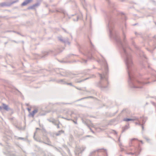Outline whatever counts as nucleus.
Listing matches in <instances>:
<instances>
[{
    "label": "nucleus",
    "instance_id": "obj_1",
    "mask_svg": "<svg viewBox=\"0 0 156 156\" xmlns=\"http://www.w3.org/2000/svg\"><path fill=\"white\" fill-rule=\"evenodd\" d=\"M2 108L7 111H9L11 110L10 108L8 105L4 104H2Z\"/></svg>",
    "mask_w": 156,
    "mask_h": 156
},
{
    "label": "nucleus",
    "instance_id": "obj_2",
    "mask_svg": "<svg viewBox=\"0 0 156 156\" xmlns=\"http://www.w3.org/2000/svg\"><path fill=\"white\" fill-rule=\"evenodd\" d=\"M32 0H26L22 3V5H25L29 3Z\"/></svg>",
    "mask_w": 156,
    "mask_h": 156
},
{
    "label": "nucleus",
    "instance_id": "obj_3",
    "mask_svg": "<svg viewBox=\"0 0 156 156\" xmlns=\"http://www.w3.org/2000/svg\"><path fill=\"white\" fill-rule=\"evenodd\" d=\"M37 112V110H34L32 113H30L29 114V116H31L32 117H33L35 114Z\"/></svg>",
    "mask_w": 156,
    "mask_h": 156
},
{
    "label": "nucleus",
    "instance_id": "obj_4",
    "mask_svg": "<svg viewBox=\"0 0 156 156\" xmlns=\"http://www.w3.org/2000/svg\"><path fill=\"white\" fill-rule=\"evenodd\" d=\"M131 61L130 59H128L126 61V64L127 65V66H128L129 65V64H131Z\"/></svg>",
    "mask_w": 156,
    "mask_h": 156
},
{
    "label": "nucleus",
    "instance_id": "obj_5",
    "mask_svg": "<svg viewBox=\"0 0 156 156\" xmlns=\"http://www.w3.org/2000/svg\"><path fill=\"white\" fill-rule=\"evenodd\" d=\"M124 120L126 121L133 120V119H125Z\"/></svg>",
    "mask_w": 156,
    "mask_h": 156
},
{
    "label": "nucleus",
    "instance_id": "obj_6",
    "mask_svg": "<svg viewBox=\"0 0 156 156\" xmlns=\"http://www.w3.org/2000/svg\"><path fill=\"white\" fill-rule=\"evenodd\" d=\"M27 109L29 112H30V109L29 108H28Z\"/></svg>",
    "mask_w": 156,
    "mask_h": 156
}]
</instances>
